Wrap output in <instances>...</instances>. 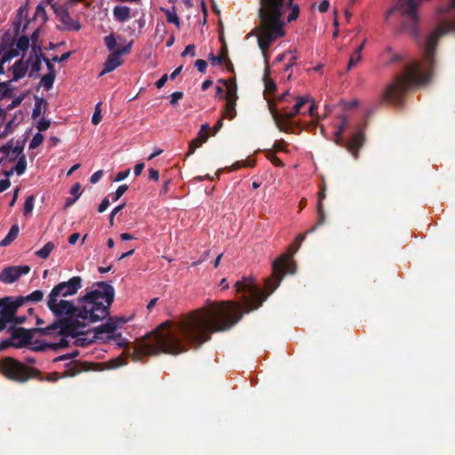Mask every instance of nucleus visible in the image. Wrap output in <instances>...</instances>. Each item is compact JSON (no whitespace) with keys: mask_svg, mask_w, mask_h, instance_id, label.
Segmentation results:
<instances>
[{"mask_svg":"<svg viewBox=\"0 0 455 455\" xmlns=\"http://www.w3.org/2000/svg\"><path fill=\"white\" fill-rule=\"evenodd\" d=\"M272 269V276L265 283L269 291L267 295L256 285L254 278L244 276L234 285L235 291L243 294L242 303L210 302L178 322L162 323L136 347L133 360L158 352L178 355L187 351L188 345L201 346L213 332L230 329L243 313L257 309L279 286L285 274H294L296 266L290 257L282 255L273 262Z\"/></svg>","mask_w":455,"mask_h":455,"instance_id":"f257e3e1","label":"nucleus"},{"mask_svg":"<svg viewBox=\"0 0 455 455\" xmlns=\"http://www.w3.org/2000/svg\"><path fill=\"white\" fill-rule=\"evenodd\" d=\"M423 0H396L395 6L387 12V19L393 12H398L408 23L411 33H415L419 19L418 9ZM437 28L430 33L423 44L422 60L408 63L402 74L395 76L385 92V100L398 103L405 90L411 86L423 85L432 77L435 68V49L438 39L446 33H455V0L439 9Z\"/></svg>","mask_w":455,"mask_h":455,"instance_id":"f03ea898","label":"nucleus"},{"mask_svg":"<svg viewBox=\"0 0 455 455\" xmlns=\"http://www.w3.org/2000/svg\"><path fill=\"white\" fill-rule=\"evenodd\" d=\"M83 286L80 276L55 285L47 299V307L52 313L63 320L64 328L80 332L82 328L107 319L115 298L114 287L105 282L94 283L92 290L79 298L76 305L63 298L73 296Z\"/></svg>","mask_w":455,"mask_h":455,"instance_id":"7ed1b4c3","label":"nucleus"},{"mask_svg":"<svg viewBox=\"0 0 455 455\" xmlns=\"http://www.w3.org/2000/svg\"><path fill=\"white\" fill-rule=\"evenodd\" d=\"M293 0H259V26L257 29V40L268 65V48L278 38L284 36L286 23L295 20L299 13L298 5H291ZM268 68L266 67V70Z\"/></svg>","mask_w":455,"mask_h":455,"instance_id":"20e7f679","label":"nucleus"},{"mask_svg":"<svg viewBox=\"0 0 455 455\" xmlns=\"http://www.w3.org/2000/svg\"><path fill=\"white\" fill-rule=\"evenodd\" d=\"M124 322L125 321L123 319L109 318L105 323L94 328L92 332L85 330L88 326L82 328L80 332H76L68 328H64L63 320H58L45 328H40L39 331L44 335H61L60 342L56 344L60 347L68 346V342L67 341V337L68 336L75 339L74 344L76 346L84 347L93 342L95 339L108 341L120 339L121 334L116 331Z\"/></svg>","mask_w":455,"mask_h":455,"instance_id":"39448f33","label":"nucleus"},{"mask_svg":"<svg viewBox=\"0 0 455 455\" xmlns=\"http://www.w3.org/2000/svg\"><path fill=\"white\" fill-rule=\"evenodd\" d=\"M347 127H348L347 120L346 117H342L340 124L334 132L333 141L337 145L344 146L352 154L354 158L356 159L358 157V150L363 146L364 137L360 127L358 125H354L353 127H350V138L345 141L342 138V133Z\"/></svg>","mask_w":455,"mask_h":455,"instance_id":"423d86ee","label":"nucleus"},{"mask_svg":"<svg viewBox=\"0 0 455 455\" xmlns=\"http://www.w3.org/2000/svg\"><path fill=\"white\" fill-rule=\"evenodd\" d=\"M269 110L275 120V124L281 131L287 132L290 129V120L297 114L301 113V109L304 105L311 101L309 97H299L293 108L290 111H283L279 113L275 107L271 103L270 100H267Z\"/></svg>","mask_w":455,"mask_h":455,"instance_id":"0eeeda50","label":"nucleus"},{"mask_svg":"<svg viewBox=\"0 0 455 455\" xmlns=\"http://www.w3.org/2000/svg\"><path fill=\"white\" fill-rule=\"evenodd\" d=\"M0 371L8 379L20 382H24L29 378L28 369L21 363L12 357L0 360Z\"/></svg>","mask_w":455,"mask_h":455,"instance_id":"6e6552de","label":"nucleus"},{"mask_svg":"<svg viewBox=\"0 0 455 455\" xmlns=\"http://www.w3.org/2000/svg\"><path fill=\"white\" fill-rule=\"evenodd\" d=\"M20 307V303L14 302L11 298L0 299V331L8 326V323L12 321L13 313Z\"/></svg>","mask_w":455,"mask_h":455,"instance_id":"1a4fd4ad","label":"nucleus"},{"mask_svg":"<svg viewBox=\"0 0 455 455\" xmlns=\"http://www.w3.org/2000/svg\"><path fill=\"white\" fill-rule=\"evenodd\" d=\"M52 8L60 21L63 29L77 31L81 28L80 23L71 19L67 7L53 3L52 4Z\"/></svg>","mask_w":455,"mask_h":455,"instance_id":"9d476101","label":"nucleus"},{"mask_svg":"<svg viewBox=\"0 0 455 455\" xmlns=\"http://www.w3.org/2000/svg\"><path fill=\"white\" fill-rule=\"evenodd\" d=\"M30 267L28 266L7 267L0 273V281L4 283H12L21 275L28 274Z\"/></svg>","mask_w":455,"mask_h":455,"instance_id":"9b49d317","label":"nucleus"},{"mask_svg":"<svg viewBox=\"0 0 455 455\" xmlns=\"http://www.w3.org/2000/svg\"><path fill=\"white\" fill-rule=\"evenodd\" d=\"M43 58L42 51L40 46H34L28 58L27 64H28V76L30 77L37 76L41 69V62Z\"/></svg>","mask_w":455,"mask_h":455,"instance_id":"f8f14e48","label":"nucleus"},{"mask_svg":"<svg viewBox=\"0 0 455 455\" xmlns=\"http://www.w3.org/2000/svg\"><path fill=\"white\" fill-rule=\"evenodd\" d=\"M23 153L20 146L12 147L9 144L0 147V165L6 162H13Z\"/></svg>","mask_w":455,"mask_h":455,"instance_id":"ddd939ff","label":"nucleus"},{"mask_svg":"<svg viewBox=\"0 0 455 455\" xmlns=\"http://www.w3.org/2000/svg\"><path fill=\"white\" fill-rule=\"evenodd\" d=\"M10 331H12V338L14 342V347L20 348L30 343L32 339L30 331L24 328H15Z\"/></svg>","mask_w":455,"mask_h":455,"instance_id":"4468645a","label":"nucleus"},{"mask_svg":"<svg viewBox=\"0 0 455 455\" xmlns=\"http://www.w3.org/2000/svg\"><path fill=\"white\" fill-rule=\"evenodd\" d=\"M28 4L21 5L19 8L18 15L16 21L14 23L15 27V32L18 34L21 30V32H24L26 28H28L30 20H28Z\"/></svg>","mask_w":455,"mask_h":455,"instance_id":"2eb2a0df","label":"nucleus"},{"mask_svg":"<svg viewBox=\"0 0 455 455\" xmlns=\"http://www.w3.org/2000/svg\"><path fill=\"white\" fill-rule=\"evenodd\" d=\"M123 63L121 57L116 52L109 53L107 60H105L104 67L100 76H103L109 72L114 71L116 68L120 67Z\"/></svg>","mask_w":455,"mask_h":455,"instance_id":"dca6fc26","label":"nucleus"},{"mask_svg":"<svg viewBox=\"0 0 455 455\" xmlns=\"http://www.w3.org/2000/svg\"><path fill=\"white\" fill-rule=\"evenodd\" d=\"M11 71L12 74V79L17 81L25 76L28 71V64H27V61L23 59H20L12 66Z\"/></svg>","mask_w":455,"mask_h":455,"instance_id":"f3484780","label":"nucleus"},{"mask_svg":"<svg viewBox=\"0 0 455 455\" xmlns=\"http://www.w3.org/2000/svg\"><path fill=\"white\" fill-rule=\"evenodd\" d=\"M53 3H54L53 0H44L36 6V12L34 14V20L36 22H39L40 25L44 24L48 19L47 13L45 11V6L47 4L52 5V4H53Z\"/></svg>","mask_w":455,"mask_h":455,"instance_id":"a211bd4d","label":"nucleus"},{"mask_svg":"<svg viewBox=\"0 0 455 455\" xmlns=\"http://www.w3.org/2000/svg\"><path fill=\"white\" fill-rule=\"evenodd\" d=\"M113 16L119 22H125L131 19V8L125 5H116L113 9Z\"/></svg>","mask_w":455,"mask_h":455,"instance_id":"6ab92c4d","label":"nucleus"},{"mask_svg":"<svg viewBox=\"0 0 455 455\" xmlns=\"http://www.w3.org/2000/svg\"><path fill=\"white\" fill-rule=\"evenodd\" d=\"M226 86V101H234L236 102L238 100L237 95V85L235 79H229L224 82Z\"/></svg>","mask_w":455,"mask_h":455,"instance_id":"aec40b11","label":"nucleus"},{"mask_svg":"<svg viewBox=\"0 0 455 455\" xmlns=\"http://www.w3.org/2000/svg\"><path fill=\"white\" fill-rule=\"evenodd\" d=\"M18 56L16 49H4L0 58V75L4 74V65Z\"/></svg>","mask_w":455,"mask_h":455,"instance_id":"412c9836","label":"nucleus"},{"mask_svg":"<svg viewBox=\"0 0 455 455\" xmlns=\"http://www.w3.org/2000/svg\"><path fill=\"white\" fill-rule=\"evenodd\" d=\"M43 298H44V292L40 290H36L26 297L18 298L17 299L14 300V302H19V303H20V306H21L25 301L38 302V301H41L43 299Z\"/></svg>","mask_w":455,"mask_h":455,"instance_id":"4be33fe9","label":"nucleus"},{"mask_svg":"<svg viewBox=\"0 0 455 455\" xmlns=\"http://www.w3.org/2000/svg\"><path fill=\"white\" fill-rule=\"evenodd\" d=\"M20 232V228L18 225H12L10 228L8 234L5 235V237L0 242V246H7L9 245L12 241H14Z\"/></svg>","mask_w":455,"mask_h":455,"instance_id":"5701e85b","label":"nucleus"},{"mask_svg":"<svg viewBox=\"0 0 455 455\" xmlns=\"http://www.w3.org/2000/svg\"><path fill=\"white\" fill-rule=\"evenodd\" d=\"M54 248L55 244L52 242H48L40 250L36 251L35 254L38 258L45 259L50 256Z\"/></svg>","mask_w":455,"mask_h":455,"instance_id":"b1692460","label":"nucleus"},{"mask_svg":"<svg viewBox=\"0 0 455 455\" xmlns=\"http://www.w3.org/2000/svg\"><path fill=\"white\" fill-rule=\"evenodd\" d=\"M236 102L234 101H226L225 108L223 111V116L229 120H233L236 116L235 109Z\"/></svg>","mask_w":455,"mask_h":455,"instance_id":"393cba45","label":"nucleus"},{"mask_svg":"<svg viewBox=\"0 0 455 455\" xmlns=\"http://www.w3.org/2000/svg\"><path fill=\"white\" fill-rule=\"evenodd\" d=\"M16 164L13 166V171H16L17 175H22L27 169V159L24 154L22 153L20 156L16 160Z\"/></svg>","mask_w":455,"mask_h":455,"instance_id":"a878e982","label":"nucleus"},{"mask_svg":"<svg viewBox=\"0 0 455 455\" xmlns=\"http://www.w3.org/2000/svg\"><path fill=\"white\" fill-rule=\"evenodd\" d=\"M56 76L52 74H45L42 76L40 80V85L45 89L46 91H49L52 88L53 83L55 81Z\"/></svg>","mask_w":455,"mask_h":455,"instance_id":"bb28decb","label":"nucleus"},{"mask_svg":"<svg viewBox=\"0 0 455 455\" xmlns=\"http://www.w3.org/2000/svg\"><path fill=\"white\" fill-rule=\"evenodd\" d=\"M29 46V40L28 38V36H20L15 45H12L11 47H9L8 49H16L17 52H18V55L20 54V51H26Z\"/></svg>","mask_w":455,"mask_h":455,"instance_id":"cd10ccee","label":"nucleus"},{"mask_svg":"<svg viewBox=\"0 0 455 455\" xmlns=\"http://www.w3.org/2000/svg\"><path fill=\"white\" fill-rule=\"evenodd\" d=\"M162 11L164 12L169 23L174 24L177 28L180 27V19L174 9L170 10L163 8Z\"/></svg>","mask_w":455,"mask_h":455,"instance_id":"c85d7f7f","label":"nucleus"},{"mask_svg":"<svg viewBox=\"0 0 455 455\" xmlns=\"http://www.w3.org/2000/svg\"><path fill=\"white\" fill-rule=\"evenodd\" d=\"M317 214L319 217L318 222L315 226H314L312 228H310L309 230L307 231V234L314 233L316 230L318 226H321L325 222L324 212L323 209V205H321V204H319L317 205Z\"/></svg>","mask_w":455,"mask_h":455,"instance_id":"c756f323","label":"nucleus"},{"mask_svg":"<svg viewBox=\"0 0 455 455\" xmlns=\"http://www.w3.org/2000/svg\"><path fill=\"white\" fill-rule=\"evenodd\" d=\"M34 204H35V196H28L27 198H26V201H25V204H24V207H23V214L25 216H28L29 215L33 209H34Z\"/></svg>","mask_w":455,"mask_h":455,"instance_id":"7c9ffc66","label":"nucleus"},{"mask_svg":"<svg viewBox=\"0 0 455 455\" xmlns=\"http://www.w3.org/2000/svg\"><path fill=\"white\" fill-rule=\"evenodd\" d=\"M104 42L107 49L111 52H116V40L113 34H110L104 38Z\"/></svg>","mask_w":455,"mask_h":455,"instance_id":"2f4dec72","label":"nucleus"},{"mask_svg":"<svg viewBox=\"0 0 455 455\" xmlns=\"http://www.w3.org/2000/svg\"><path fill=\"white\" fill-rule=\"evenodd\" d=\"M44 141V136L41 132H36L29 142V148L34 149L39 147Z\"/></svg>","mask_w":455,"mask_h":455,"instance_id":"473e14b6","label":"nucleus"},{"mask_svg":"<svg viewBox=\"0 0 455 455\" xmlns=\"http://www.w3.org/2000/svg\"><path fill=\"white\" fill-rule=\"evenodd\" d=\"M108 369H116L125 364V361L122 357L111 359L106 363Z\"/></svg>","mask_w":455,"mask_h":455,"instance_id":"72a5a7b5","label":"nucleus"},{"mask_svg":"<svg viewBox=\"0 0 455 455\" xmlns=\"http://www.w3.org/2000/svg\"><path fill=\"white\" fill-rule=\"evenodd\" d=\"M16 312L13 313L12 321L11 323H8V326L6 329L8 331L15 329L17 324L22 323L26 320V316H16Z\"/></svg>","mask_w":455,"mask_h":455,"instance_id":"f704fd0d","label":"nucleus"},{"mask_svg":"<svg viewBox=\"0 0 455 455\" xmlns=\"http://www.w3.org/2000/svg\"><path fill=\"white\" fill-rule=\"evenodd\" d=\"M362 59V55L358 52H354L350 56L347 69H351L354 66H355Z\"/></svg>","mask_w":455,"mask_h":455,"instance_id":"c9c22d12","label":"nucleus"},{"mask_svg":"<svg viewBox=\"0 0 455 455\" xmlns=\"http://www.w3.org/2000/svg\"><path fill=\"white\" fill-rule=\"evenodd\" d=\"M265 92L266 93H272L275 92L276 85L274 81L270 80L267 77V75H265Z\"/></svg>","mask_w":455,"mask_h":455,"instance_id":"e433bc0d","label":"nucleus"},{"mask_svg":"<svg viewBox=\"0 0 455 455\" xmlns=\"http://www.w3.org/2000/svg\"><path fill=\"white\" fill-rule=\"evenodd\" d=\"M100 103H98L95 107V111L92 117V123L93 124H98L101 120V114H100Z\"/></svg>","mask_w":455,"mask_h":455,"instance_id":"4c0bfd02","label":"nucleus"},{"mask_svg":"<svg viewBox=\"0 0 455 455\" xmlns=\"http://www.w3.org/2000/svg\"><path fill=\"white\" fill-rule=\"evenodd\" d=\"M128 189V186L127 185H121L117 188V189L116 190L114 196H113V198L112 200L114 202L117 201Z\"/></svg>","mask_w":455,"mask_h":455,"instance_id":"58836bf2","label":"nucleus"},{"mask_svg":"<svg viewBox=\"0 0 455 455\" xmlns=\"http://www.w3.org/2000/svg\"><path fill=\"white\" fill-rule=\"evenodd\" d=\"M287 57L289 58V62L285 65L284 70L288 71L291 67H293L297 60V56L291 51L287 52Z\"/></svg>","mask_w":455,"mask_h":455,"instance_id":"ea45409f","label":"nucleus"},{"mask_svg":"<svg viewBox=\"0 0 455 455\" xmlns=\"http://www.w3.org/2000/svg\"><path fill=\"white\" fill-rule=\"evenodd\" d=\"M124 205H125L124 204H119L118 206L115 207L112 210V212H111V213L109 215V223H110L111 226L114 225V218H115V216H117V213L124 209Z\"/></svg>","mask_w":455,"mask_h":455,"instance_id":"a19ab883","label":"nucleus"},{"mask_svg":"<svg viewBox=\"0 0 455 455\" xmlns=\"http://www.w3.org/2000/svg\"><path fill=\"white\" fill-rule=\"evenodd\" d=\"M202 144L203 142L200 141L199 139H194L189 144L188 155L194 154L196 149L199 148Z\"/></svg>","mask_w":455,"mask_h":455,"instance_id":"79ce46f5","label":"nucleus"},{"mask_svg":"<svg viewBox=\"0 0 455 455\" xmlns=\"http://www.w3.org/2000/svg\"><path fill=\"white\" fill-rule=\"evenodd\" d=\"M195 66L200 73H204L207 68V62L204 60H197L195 62Z\"/></svg>","mask_w":455,"mask_h":455,"instance_id":"37998d69","label":"nucleus"},{"mask_svg":"<svg viewBox=\"0 0 455 455\" xmlns=\"http://www.w3.org/2000/svg\"><path fill=\"white\" fill-rule=\"evenodd\" d=\"M50 124L49 120L42 119L37 124V129L39 132H44L50 127Z\"/></svg>","mask_w":455,"mask_h":455,"instance_id":"c03bdc74","label":"nucleus"},{"mask_svg":"<svg viewBox=\"0 0 455 455\" xmlns=\"http://www.w3.org/2000/svg\"><path fill=\"white\" fill-rule=\"evenodd\" d=\"M70 194L78 199L81 196V186L79 183H76L70 189Z\"/></svg>","mask_w":455,"mask_h":455,"instance_id":"a18cd8bd","label":"nucleus"},{"mask_svg":"<svg viewBox=\"0 0 455 455\" xmlns=\"http://www.w3.org/2000/svg\"><path fill=\"white\" fill-rule=\"evenodd\" d=\"M183 97V93L180 92H175L171 94V100L170 103L172 105H176L180 100H181Z\"/></svg>","mask_w":455,"mask_h":455,"instance_id":"49530a36","label":"nucleus"},{"mask_svg":"<svg viewBox=\"0 0 455 455\" xmlns=\"http://www.w3.org/2000/svg\"><path fill=\"white\" fill-rule=\"evenodd\" d=\"M129 174H130V169H127V170H125V171L119 172L116 174V178H115L114 181H115V182L122 181V180H124V179H126V178L128 177V175H129Z\"/></svg>","mask_w":455,"mask_h":455,"instance_id":"de8ad7c7","label":"nucleus"},{"mask_svg":"<svg viewBox=\"0 0 455 455\" xmlns=\"http://www.w3.org/2000/svg\"><path fill=\"white\" fill-rule=\"evenodd\" d=\"M11 347H14V342L12 337L9 339H4L0 342V351Z\"/></svg>","mask_w":455,"mask_h":455,"instance_id":"09e8293b","label":"nucleus"},{"mask_svg":"<svg viewBox=\"0 0 455 455\" xmlns=\"http://www.w3.org/2000/svg\"><path fill=\"white\" fill-rule=\"evenodd\" d=\"M132 42H130L127 45L124 46L121 49L116 50V52L118 53V55L120 57H122V55L128 54L132 49Z\"/></svg>","mask_w":455,"mask_h":455,"instance_id":"8fccbe9b","label":"nucleus"},{"mask_svg":"<svg viewBox=\"0 0 455 455\" xmlns=\"http://www.w3.org/2000/svg\"><path fill=\"white\" fill-rule=\"evenodd\" d=\"M181 55L183 57H185L187 55L195 56L196 55L195 45L194 44H188V46H186V48L183 51V52L181 53Z\"/></svg>","mask_w":455,"mask_h":455,"instance_id":"3c124183","label":"nucleus"},{"mask_svg":"<svg viewBox=\"0 0 455 455\" xmlns=\"http://www.w3.org/2000/svg\"><path fill=\"white\" fill-rule=\"evenodd\" d=\"M102 175H103V171H101V170L94 172L90 178L91 183L96 184L101 179Z\"/></svg>","mask_w":455,"mask_h":455,"instance_id":"603ef678","label":"nucleus"},{"mask_svg":"<svg viewBox=\"0 0 455 455\" xmlns=\"http://www.w3.org/2000/svg\"><path fill=\"white\" fill-rule=\"evenodd\" d=\"M108 206H109V200L107 197H105L100 204V205L98 207V212L100 213L104 212L108 209Z\"/></svg>","mask_w":455,"mask_h":455,"instance_id":"864d4df0","label":"nucleus"},{"mask_svg":"<svg viewBox=\"0 0 455 455\" xmlns=\"http://www.w3.org/2000/svg\"><path fill=\"white\" fill-rule=\"evenodd\" d=\"M307 234V233L306 232V234H300L296 237V245L294 246L293 253H295L299 249L300 243L305 239Z\"/></svg>","mask_w":455,"mask_h":455,"instance_id":"5fc2aeb1","label":"nucleus"},{"mask_svg":"<svg viewBox=\"0 0 455 455\" xmlns=\"http://www.w3.org/2000/svg\"><path fill=\"white\" fill-rule=\"evenodd\" d=\"M10 186H11V181L9 180V179L0 180V193L10 188Z\"/></svg>","mask_w":455,"mask_h":455,"instance_id":"6e6d98bb","label":"nucleus"},{"mask_svg":"<svg viewBox=\"0 0 455 455\" xmlns=\"http://www.w3.org/2000/svg\"><path fill=\"white\" fill-rule=\"evenodd\" d=\"M330 6V3L328 0H322L318 5V10L321 12H325Z\"/></svg>","mask_w":455,"mask_h":455,"instance_id":"4d7b16f0","label":"nucleus"},{"mask_svg":"<svg viewBox=\"0 0 455 455\" xmlns=\"http://www.w3.org/2000/svg\"><path fill=\"white\" fill-rule=\"evenodd\" d=\"M69 56H70V52H68L63 53L60 57L54 56L52 60L54 62H62V61L67 60L69 58Z\"/></svg>","mask_w":455,"mask_h":455,"instance_id":"13d9d810","label":"nucleus"},{"mask_svg":"<svg viewBox=\"0 0 455 455\" xmlns=\"http://www.w3.org/2000/svg\"><path fill=\"white\" fill-rule=\"evenodd\" d=\"M45 64H46V67H47V74H52V75H55L56 76V71H55V68H54V66L53 64L51 62L50 60L48 59H44Z\"/></svg>","mask_w":455,"mask_h":455,"instance_id":"bf43d9fd","label":"nucleus"},{"mask_svg":"<svg viewBox=\"0 0 455 455\" xmlns=\"http://www.w3.org/2000/svg\"><path fill=\"white\" fill-rule=\"evenodd\" d=\"M148 178L153 180H158L159 179V172L158 171L155 169H149L148 171Z\"/></svg>","mask_w":455,"mask_h":455,"instance_id":"052dcab7","label":"nucleus"},{"mask_svg":"<svg viewBox=\"0 0 455 455\" xmlns=\"http://www.w3.org/2000/svg\"><path fill=\"white\" fill-rule=\"evenodd\" d=\"M167 80H168V76L165 74L156 83V88L161 89L165 84Z\"/></svg>","mask_w":455,"mask_h":455,"instance_id":"680f3d73","label":"nucleus"},{"mask_svg":"<svg viewBox=\"0 0 455 455\" xmlns=\"http://www.w3.org/2000/svg\"><path fill=\"white\" fill-rule=\"evenodd\" d=\"M144 164L139 163L134 166V174L135 176H140L144 169Z\"/></svg>","mask_w":455,"mask_h":455,"instance_id":"e2e57ef3","label":"nucleus"},{"mask_svg":"<svg viewBox=\"0 0 455 455\" xmlns=\"http://www.w3.org/2000/svg\"><path fill=\"white\" fill-rule=\"evenodd\" d=\"M19 191H20V188H16L13 191V196H12V199L11 200L10 202V206L12 207L14 206L16 201H17V198H18V196H19Z\"/></svg>","mask_w":455,"mask_h":455,"instance_id":"0e129e2a","label":"nucleus"},{"mask_svg":"<svg viewBox=\"0 0 455 455\" xmlns=\"http://www.w3.org/2000/svg\"><path fill=\"white\" fill-rule=\"evenodd\" d=\"M80 237V235L78 233L72 234L68 238V243L70 244H75Z\"/></svg>","mask_w":455,"mask_h":455,"instance_id":"69168bd1","label":"nucleus"},{"mask_svg":"<svg viewBox=\"0 0 455 455\" xmlns=\"http://www.w3.org/2000/svg\"><path fill=\"white\" fill-rule=\"evenodd\" d=\"M223 126V119L220 118L218 120L216 124L213 127V134H216Z\"/></svg>","mask_w":455,"mask_h":455,"instance_id":"338daca9","label":"nucleus"},{"mask_svg":"<svg viewBox=\"0 0 455 455\" xmlns=\"http://www.w3.org/2000/svg\"><path fill=\"white\" fill-rule=\"evenodd\" d=\"M196 139H199L200 141L204 143L208 140V133L207 132H199L198 134H197V138Z\"/></svg>","mask_w":455,"mask_h":455,"instance_id":"774afa93","label":"nucleus"}]
</instances>
